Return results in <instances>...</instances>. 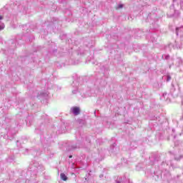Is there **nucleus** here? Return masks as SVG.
Returning a JSON list of instances; mask_svg holds the SVG:
<instances>
[{
    "instance_id": "1",
    "label": "nucleus",
    "mask_w": 183,
    "mask_h": 183,
    "mask_svg": "<svg viewBox=\"0 0 183 183\" xmlns=\"http://www.w3.org/2000/svg\"><path fill=\"white\" fill-rule=\"evenodd\" d=\"M116 183H132V182H131V180L124 177L123 178L122 177L117 178Z\"/></svg>"
},
{
    "instance_id": "2",
    "label": "nucleus",
    "mask_w": 183,
    "mask_h": 183,
    "mask_svg": "<svg viewBox=\"0 0 183 183\" xmlns=\"http://www.w3.org/2000/svg\"><path fill=\"white\" fill-rule=\"evenodd\" d=\"M71 112L74 115H79L80 109L79 107H72L71 109Z\"/></svg>"
},
{
    "instance_id": "3",
    "label": "nucleus",
    "mask_w": 183,
    "mask_h": 183,
    "mask_svg": "<svg viewBox=\"0 0 183 183\" xmlns=\"http://www.w3.org/2000/svg\"><path fill=\"white\" fill-rule=\"evenodd\" d=\"M60 177H61V179L63 180V181H66V179H68V177H66V175H65V174L64 173H61L60 174Z\"/></svg>"
},
{
    "instance_id": "4",
    "label": "nucleus",
    "mask_w": 183,
    "mask_h": 183,
    "mask_svg": "<svg viewBox=\"0 0 183 183\" xmlns=\"http://www.w3.org/2000/svg\"><path fill=\"white\" fill-rule=\"evenodd\" d=\"M5 29V24L2 22H0V31H4Z\"/></svg>"
},
{
    "instance_id": "5",
    "label": "nucleus",
    "mask_w": 183,
    "mask_h": 183,
    "mask_svg": "<svg viewBox=\"0 0 183 183\" xmlns=\"http://www.w3.org/2000/svg\"><path fill=\"white\" fill-rule=\"evenodd\" d=\"M179 31H183V26H182L180 28H177L176 29V34H177V35H178L179 34Z\"/></svg>"
},
{
    "instance_id": "6",
    "label": "nucleus",
    "mask_w": 183,
    "mask_h": 183,
    "mask_svg": "<svg viewBox=\"0 0 183 183\" xmlns=\"http://www.w3.org/2000/svg\"><path fill=\"white\" fill-rule=\"evenodd\" d=\"M122 8H124V4H119L117 6V9H121Z\"/></svg>"
},
{
    "instance_id": "7",
    "label": "nucleus",
    "mask_w": 183,
    "mask_h": 183,
    "mask_svg": "<svg viewBox=\"0 0 183 183\" xmlns=\"http://www.w3.org/2000/svg\"><path fill=\"white\" fill-rule=\"evenodd\" d=\"M48 92H46V93H41V97H48Z\"/></svg>"
},
{
    "instance_id": "8",
    "label": "nucleus",
    "mask_w": 183,
    "mask_h": 183,
    "mask_svg": "<svg viewBox=\"0 0 183 183\" xmlns=\"http://www.w3.org/2000/svg\"><path fill=\"white\" fill-rule=\"evenodd\" d=\"M167 81H171V76H167Z\"/></svg>"
},
{
    "instance_id": "9",
    "label": "nucleus",
    "mask_w": 183,
    "mask_h": 183,
    "mask_svg": "<svg viewBox=\"0 0 183 183\" xmlns=\"http://www.w3.org/2000/svg\"><path fill=\"white\" fill-rule=\"evenodd\" d=\"M2 19H4V16H0V21H2Z\"/></svg>"
},
{
    "instance_id": "10",
    "label": "nucleus",
    "mask_w": 183,
    "mask_h": 183,
    "mask_svg": "<svg viewBox=\"0 0 183 183\" xmlns=\"http://www.w3.org/2000/svg\"><path fill=\"white\" fill-rule=\"evenodd\" d=\"M163 97H167V93H164Z\"/></svg>"
},
{
    "instance_id": "11",
    "label": "nucleus",
    "mask_w": 183,
    "mask_h": 183,
    "mask_svg": "<svg viewBox=\"0 0 183 183\" xmlns=\"http://www.w3.org/2000/svg\"><path fill=\"white\" fill-rule=\"evenodd\" d=\"M69 158H72V155H70V156L69 157Z\"/></svg>"
},
{
    "instance_id": "12",
    "label": "nucleus",
    "mask_w": 183,
    "mask_h": 183,
    "mask_svg": "<svg viewBox=\"0 0 183 183\" xmlns=\"http://www.w3.org/2000/svg\"><path fill=\"white\" fill-rule=\"evenodd\" d=\"M80 122H82V123H84V120H81V121H80Z\"/></svg>"
}]
</instances>
